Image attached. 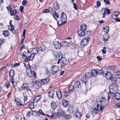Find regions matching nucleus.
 I'll return each mask as SVG.
<instances>
[{
	"instance_id": "obj_1",
	"label": "nucleus",
	"mask_w": 120,
	"mask_h": 120,
	"mask_svg": "<svg viewBox=\"0 0 120 120\" xmlns=\"http://www.w3.org/2000/svg\"><path fill=\"white\" fill-rule=\"evenodd\" d=\"M67 16L66 15L64 12H62L59 21L60 22H61L60 24H59V22L57 21V22L58 25L60 26L64 24L67 22Z\"/></svg>"
},
{
	"instance_id": "obj_2",
	"label": "nucleus",
	"mask_w": 120,
	"mask_h": 120,
	"mask_svg": "<svg viewBox=\"0 0 120 120\" xmlns=\"http://www.w3.org/2000/svg\"><path fill=\"white\" fill-rule=\"evenodd\" d=\"M32 69L33 68L30 67V68H28L27 69L26 71L27 75L29 77H31L33 75L35 77H36V73Z\"/></svg>"
},
{
	"instance_id": "obj_3",
	"label": "nucleus",
	"mask_w": 120,
	"mask_h": 120,
	"mask_svg": "<svg viewBox=\"0 0 120 120\" xmlns=\"http://www.w3.org/2000/svg\"><path fill=\"white\" fill-rule=\"evenodd\" d=\"M90 40L89 37L85 38L81 41V44L82 47H84L88 44L89 41Z\"/></svg>"
},
{
	"instance_id": "obj_4",
	"label": "nucleus",
	"mask_w": 120,
	"mask_h": 120,
	"mask_svg": "<svg viewBox=\"0 0 120 120\" xmlns=\"http://www.w3.org/2000/svg\"><path fill=\"white\" fill-rule=\"evenodd\" d=\"M97 103H98V104H100V105H101L103 107H104L105 105H107L105 98L103 97H102L100 99L99 101H97Z\"/></svg>"
},
{
	"instance_id": "obj_5",
	"label": "nucleus",
	"mask_w": 120,
	"mask_h": 120,
	"mask_svg": "<svg viewBox=\"0 0 120 120\" xmlns=\"http://www.w3.org/2000/svg\"><path fill=\"white\" fill-rule=\"evenodd\" d=\"M113 81H111L112 83L111 84L110 86L111 87L113 88L115 90V91H116L118 90V88L117 85L116 83V80L115 79L113 80Z\"/></svg>"
},
{
	"instance_id": "obj_6",
	"label": "nucleus",
	"mask_w": 120,
	"mask_h": 120,
	"mask_svg": "<svg viewBox=\"0 0 120 120\" xmlns=\"http://www.w3.org/2000/svg\"><path fill=\"white\" fill-rule=\"evenodd\" d=\"M103 9H104V11L103 13H101V15H102V18H105V15H109L110 14V11L109 9L106 8H103L101 10H103Z\"/></svg>"
},
{
	"instance_id": "obj_7",
	"label": "nucleus",
	"mask_w": 120,
	"mask_h": 120,
	"mask_svg": "<svg viewBox=\"0 0 120 120\" xmlns=\"http://www.w3.org/2000/svg\"><path fill=\"white\" fill-rule=\"evenodd\" d=\"M87 73H86L84 75H83L81 78V81L83 83H84L85 84L86 83V82H87L88 78H90L88 76Z\"/></svg>"
},
{
	"instance_id": "obj_8",
	"label": "nucleus",
	"mask_w": 120,
	"mask_h": 120,
	"mask_svg": "<svg viewBox=\"0 0 120 120\" xmlns=\"http://www.w3.org/2000/svg\"><path fill=\"white\" fill-rule=\"evenodd\" d=\"M105 77L108 80H111V81H113L115 79L113 78L112 76V74L109 71H107L105 74Z\"/></svg>"
},
{
	"instance_id": "obj_9",
	"label": "nucleus",
	"mask_w": 120,
	"mask_h": 120,
	"mask_svg": "<svg viewBox=\"0 0 120 120\" xmlns=\"http://www.w3.org/2000/svg\"><path fill=\"white\" fill-rule=\"evenodd\" d=\"M58 70L59 68L58 66L55 65L53 66L51 69L52 73L53 75L55 74Z\"/></svg>"
},
{
	"instance_id": "obj_10",
	"label": "nucleus",
	"mask_w": 120,
	"mask_h": 120,
	"mask_svg": "<svg viewBox=\"0 0 120 120\" xmlns=\"http://www.w3.org/2000/svg\"><path fill=\"white\" fill-rule=\"evenodd\" d=\"M97 71L95 69L92 70L91 73L87 72L88 73V76H89V77L91 78L92 76L94 77L97 74Z\"/></svg>"
},
{
	"instance_id": "obj_11",
	"label": "nucleus",
	"mask_w": 120,
	"mask_h": 120,
	"mask_svg": "<svg viewBox=\"0 0 120 120\" xmlns=\"http://www.w3.org/2000/svg\"><path fill=\"white\" fill-rule=\"evenodd\" d=\"M62 56V55L60 52H59L56 55V60H57L58 61L57 62V64H59V62H60L61 59L63 57Z\"/></svg>"
},
{
	"instance_id": "obj_12",
	"label": "nucleus",
	"mask_w": 120,
	"mask_h": 120,
	"mask_svg": "<svg viewBox=\"0 0 120 120\" xmlns=\"http://www.w3.org/2000/svg\"><path fill=\"white\" fill-rule=\"evenodd\" d=\"M53 7L54 9L55 10L59 9L60 7L59 4L57 2H56L53 4Z\"/></svg>"
},
{
	"instance_id": "obj_13",
	"label": "nucleus",
	"mask_w": 120,
	"mask_h": 120,
	"mask_svg": "<svg viewBox=\"0 0 120 120\" xmlns=\"http://www.w3.org/2000/svg\"><path fill=\"white\" fill-rule=\"evenodd\" d=\"M40 81L41 84L42 85L47 84L49 82L48 78L41 80Z\"/></svg>"
},
{
	"instance_id": "obj_14",
	"label": "nucleus",
	"mask_w": 120,
	"mask_h": 120,
	"mask_svg": "<svg viewBox=\"0 0 120 120\" xmlns=\"http://www.w3.org/2000/svg\"><path fill=\"white\" fill-rule=\"evenodd\" d=\"M77 33L78 35L80 37H83L85 36V33L83 30H78Z\"/></svg>"
},
{
	"instance_id": "obj_15",
	"label": "nucleus",
	"mask_w": 120,
	"mask_h": 120,
	"mask_svg": "<svg viewBox=\"0 0 120 120\" xmlns=\"http://www.w3.org/2000/svg\"><path fill=\"white\" fill-rule=\"evenodd\" d=\"M38 48L39 50L42 51H44L46 49L45 46L42 44L38 46Z\"/></svg>"
},
{
	"instance_id": "obj_16",
	"label": "nucleus",
	"mask_w": 120,
	"mask_h": 120,
	"mask_svg": "<svg viewBox=\"0 0 120 120\" xmlns=\"http://www.w3.org/2000/svg\"><path fill=\"white\" fill-rule=\"evenodd\" d=\"M53 45L55 48L56 49H59L61 48L60 43H59L58 41L55 42L54 43Z\"/></svg>"
},
{
	"instance_id": "obj_17",
	"label": "nucleus",
	"mask_w": 120,
	"mask_h": 120,
	"mask_svg": "<svg viewBox=\"0 0 120 120\" xmlns=\"http://www.w3.org/2000/svg\"><path fill=\"white\" fill-rule=\"evenodd\" d=\"M56 95L58 98L59 99L61 98L62 97V93L60 90H58L56 91Z\"/></svg>"
},
{
	"instance_id": "obj_18",
	"label": "nucleus",
	"mask_w": 120,
	"mask_h": 120,
	"mask_svg": "<svg viewBox=\"0 0 120 120\" xmlns=\"http://www.w3.org/2000/svg\"><path fill=\"white\" fill-rule=\"evenodd\" d=\"M68 90L69 92L70 93H72L75 90V87L73 85L70 86L68 88Z\"/></svg>"
},
{
	"instance_id": "obj_19",
	"label": "nucleus",
	"mask_w": 120,
	"mask_h": 120,
	"mask_svg": "<svg viewBox=\"0 0 120 120\" xmlns=\"http://www.w3.org/2000/svg\"><path fill=\"white\" fill-rule=\"evenodd\" d=\"M58 113L59 117H64V112L62 110L59 111Z\"/></svg>"
},
{
	"instance_id": "obj_20",
	"label": "nucleus",
	"mask_w": 120,
	"mask_h": 120,
	"mask_svg": "<svg viewBox=\"0 0 120 120\" xmlns=\"http://www.w3.org/2000/svg\"><path fill=\"white\" fill-rule=\"evenodd\" d=\"M15 73L14 71L13 70H11L9 72L10 76L11 77V79H13V77L15 75Z\"/></svg>"
},
{
	"instance_id": "obj_21",
	"label": "nucleus",
	"mask_w": 120,
	"mask_h": 120,
	"mask_svg": "<svg viewBox=\"0 0 120 120\" xmlns=\"http://www.w3.org/2000/svg\"><path fill=\"white\" fill-rule=\"evenodd\" d=\"M52 15L54 18L56 20H57L56 18H58L59 16L58 14L55 11H53Z\"/></svg>"
},
{
	"instance_id": "obj_22",
	"label": "nucleus",
	"mask_w": 120,
	"mask_h": 120,
	"mask_svg": "<svg viewBox=\"0 0 120 120\" xmlns=\"http://www.w3.org/2000/svg\"><path fill=\"white\" fill-rule=\"evenodd\" d=\"M108 35L107 34H104L102 36L103 39L104 41H107L109 39Z\"/></svg>"
},
{
	"instance_id": "obj_23",
	"label": "nucleus",
	"mask_w": 120,
	"mask_h": 120,
	"mask_svg": "<svg viewBox=\"0 0 120 120\" xmlns=\"http://www.w3.org/2000/svg\"><path fill=\"white\" fill-rule=\"evenodd\" d=\"M62 105L64 107H67L69 105V103L68 101L64 100L62 101Z\"/></svg>"
},
{
	"instance_id": "obj_24",
	"label": "nucleus",
	"mask_w": 120,
	"mask_h": 120,
	"mask_svg": "<svg viewBox=\"0 0 120 120\" xmlns=\"http://www.w3.org/2000/svg\"><path fill=\"white\" fill-rule=\"evenodd\" d=\"M50 116L53 119H55L56 118L59 117L58 113H52V114Z\"/></svg>"
},
{
	"instance_id": "obj_25",
	"label": "nucleus",
	"mask_w": 120,
	"mask_h": 120,
	"mask_svg": "<svg viewBox=\"0 0 120 120\" xmlns=\"http://www.w3.org/2000/svg\"><path fill=\"white\" fill-rule=\"evenodd\" d=\"M60 44L61 47H66L68 45V43L66 42H61L60 43Z\"/></svg>"
},
{
	"instance_id": "obj_26",
	"label": "nucleus",
	"mask_w": 120,
	"mask_h": 120,
	"mask_svg": "<svg viewBox=\"0 0 120 120\" xmlns=\"http://www.w3.org/2000/svg\"><path fill=\"white\" fill-rule=\"evenodd\" d=\"M86 27L87 26L86 24H82L80 26V30L84 31L86 30Z\"/></svg>"
},
{
	"instance_id": "obj_27",
	"label": "nucleus",
	"mask_w": 120,
	"mask_h": 120,
	"mask_svg": "<svg viewBox=\"0 0 120 120\" xmlns=\"http://www.w3.org/2000/svg\"><path fill=\"white\" fill-rule=\"evenodd\" d=\"M91 112L92 115H95L97 114V110L95 108H91Z\"/></svg>"
},
{
	"instance_id": "obj_28",
	"label": "nucleus",
	"mask_w": 120,
	"mask_h": 120,
	"mask_svg": "<svg viewBox=\"0 0 120 120\" xmlns=\"http://www.w3.org/2000/svg\"><path fill=\"white\" fill-rule=\"evenodd\" d=\"M32 52H33V53L36 55V54H38V50L37 48H34L32 50Z\"/></svg>"
},
{
	"instance_id": "obj_29",
	"label": "nucleus",
	"mask_w": 120,
	"mask_h": 120,
	"mask_svg": "<svg viewBox=\"0 0 120 120\" xmlns=\"http://www.w3.org/2000/svg\"><path fill=\"white\" fill-rule=\"evenodd\" d=\"M75 85L76 88H79L81 86V83L79 81H77L75 82Z\"/></svg>"
},
{
	"instance_id": "obj_30",
	"label": "nucleus",
	"mask_w": 120,
	"mask_h": 120,
	"mask_svg": "<svg viewBox=\"0 0 120 120\" xmlns=\"http://www.w3.org/2000/svg\"><path fill=\"white\" fill-rule=\"evenodd\" d=\"M6 8L8 11H10L11 15V16H13V15L12 14V8L11 6L10 5H9L8 7H7Z\"/></svg>"
},
{
	"instance_id": "obj_31",
	"label": "nucleus",
	"mask_w": 120,
	"mask_h": 120,
	"mask_svg": "<svg viewBox=\"0 0 120 120\" xmlns=\"http://www.w3.org/2000/svg\"><path fill=\"white\" fill-rule=\"evenodd\" d=\"M41 95H39L37 96L36 97L34 98V102H38L39 101L41 98Z\"/></svg>"
},
{
	"instance_id": "obj_32",
	"label": "nucleus",
	"mask_w": 120,
	"mask_h": 120,
	"mask_svg": "<svg viewBox=\"0 0 120 120\" xmlns=\"http://www.w3.org/2000/svg\"><path fill=\"white\" fill-rule=\"evenodd\" d=\"M114 97L117 100L120 99V94L118 93H115L114 95Z\"/></svg>"
},
{
	"instance_id": "obj_33",
	"label": "nucleus",
	"mask_w": 120,
	"mask_h": 120,
	"mask_svg": "<svg viewBox=\"0 0 120 120\" xmlns=\"http://www.w3.org/2000/svg\"><path fill=\"white\" fill-rule=\"evenodd\" d=\"M54 94V92L53 90H51L49 92V95L50 97L53 98V97Z\"/></svg>"
},
{
	"instance_id": "obj_34",
	"label": "nucleus",
	"mask_w": 120,
	"mask_h": 120,
	"mask_svg": "<svg viewBox=\"0 0 120 120\" xmlns=\"http://www.w3.org/2000/svg\"><path fill=\"white\" fill-rule=\"evenodd\" d=\"M97 107L98 110H100L101 111L103 109L104 107H101V105H100V104H98V103H97Z\"/></svg>"
},
{
	"instance_id": "obj_35",
	"label": "nucleus",
	"mask_w": 120,
	"mask_h": 120,
	"mask_svg": "<svg viewBox=\"0 0 120 120\" xmlns=\"http://www.w3.org/2000/svg\"><path fill=\"white\" fill-rule=\"evenodd\" d=\"M115 77L118 79L120 78V71H118L116 73L115 76Z\"/></svg>"
},
{
	"instance_id": "obj_36",
	"label": "nucleus",
	"mask_w": 120,
	"mask_h": 120,
	"mask_svg": "<svg viewBox=\"0 0 120 120\" xmlns=\"http://www.w3.org/2000/svg\"><path fill=\"white\" fill-rule=\"evenodd\" d=\"M3 34L4 36L5 37H7L8 36L9 34L8 31L7 30L4 31Z\"/></svg>"
},
{
	"instance_id": "obj_37",
	"label": "nucleus",
	"mask_w": 120,
	"mask_h": 120,
	"mask_svg": "<svg viewBox=\"0 0 120 120\" xmlns=\"http://www.w3.org/2000/svg\"><path fill=\"white\" fill-rule=\"evenodd\" d=\"M103 29L104 30V31L106 33H107L109 30V27L108 26H105L103 28Z\"/></svg>"
},
{
	"instance_id": "obj_38",
	"label": "nucleus",
	"mask_w": 120,
	"mask_h": 120,
	"mask_svg": "<svg viewBox=\"0 0 120 120\" xmlns=\"http://www.w3.org/2000/svg\"><path fill=\"white\" fill-rule=\"evenodd\" d=\"M75 116L78 118L82 116L80 113L78 111H77L75 113Z\"/></svg>"
},
{
	"instance_id": "obj_39",
	"label": "nucleus",
	"mask_w": 120,
	"mask_h": 120,
	"mask_svg": "<svg viewBox=\"0 0 120 120\" xmlns=\"http://www.w3.org/2000/svg\"><path fill=\"white\" fill-rule=\"evenodd\" d=\"M68 110L70 112L73 113L75 110V109L72 106H70L68 109Z\"/></svg>"
},
{
	"instance_id": "obj_40",
	"label": "nucleus",
	"mask_w": 120,
	"mask_h": 120,
	"mask_svg": "<svg viewBox=\"0 0 120 120\" xmlns=\"http://www.w3.org/2000/svg\"><path fill=\"white\" fill-rule=\"evenodd\" d=\"M35 55L33 53L31 54L29 56V60L32 61Z\"/></svg>"
},
{
	"instance_id": "obj_41",
	"label": "nucleus",
	"mask_w": 120,
	"mask_h": 120,
	"mask_svg": "<svg viewBox=\"0 0 120 120\" xmlns=\"http://www.w3.org/2000/svg\"><path fill=\"white\" fill-rule=\"evenodd\" d=\"M34 104L33 102H30L29 104V106L31 109L34 108Z\"/></svg>"
},
{
	"instance_id": "obj_42",
	"label": "nucleus",
	"mask_w": 120,
	"mask_h": 120,
	"mask_svg": "<svg viewBox=\"0 0 120 120\" xmlns=\"http://www.w3.org/2000/svg\"><path fill=\"white\" fill-rule=\"evenodd\" d=\"M14 26L12 25H10V26H9L8 29L9 30L11 31L12 32H13L12 31L14 30Z\"/></svg>"
},
{
	"instance_id": "obj_43",
	"label": "nucleus",
	"mask_w": 120,
	"mask_h": 120,
	"mask_svg": "<svg viewBox=\"0 0 120 120\" xmlns=\"http://www.w3.org/2000/svg\"><path fill=\"white\" fill-rule=\"evenodd\" d=\"M97 74L99 75H101L104 74V72L102 70H98L97 71Z\"/></svg>"
},
{
	"instance_id": "obj_44",
	"label": "nucleus",
	"mask_w": 120,
	"mask_h": 120,
	"mask_svg": "<svg viewBox=\"0 0 120 120\" xmlns=\"http://www.w3.org/2000/svg\"><path fill=\"white\" fill-rule=\"evenodd\" d=\"M64 117H65L66 119H68L71 117V116L70 114L65 115H64Z\"/></svg>"
},
{
	"instance_id": "obj_45",
	"label": "nucleus",
	"mask_w": 120,
	"mask_h": 120,
	"mask_svg": "<svg viewBox=\"0 0 120 120\" xmlns=\"http://www.w3.org/2000/svg\"><path fill=\"white\" fill-rule=\"evenodd\" d=\"M61 60L62 61L61 63L64 64H65L67 62V60L64 57H63Z\"/></svg>"
},
{
	"instance_id": "obj_46",
	"label": "nucleus",
	"mask_w": 120,
	"mask_h": 120,
	"mask_svg": "<svg viewBox=\"0 0 120 120\" xmlns=\"http://www.w3.org/2000/svg\"><path fill=\"white\" fill-rule=\"evenodd\" d=\"M51 108L53 109H55L56 107V103L55 102H52L51 105Z\"/></svg>"
},
{
	"instance_id": "obj_47",
	"label": "nucleus",
	"mask_w": 120,
	"mask_h": 120,
	"mask_svg": "<svg viewBox=\"0 0 120 120\" xmlns=\"http://www.w3.org/2000/svg\"><path fill=\"white\" fill-rule=\"evenodd\" d=\"M28 86V84L25 83H23L22 86V88L23 89H26Z\"/></svg>"
},
{
	"instance_id": "obj_48",
	"label": "nucleus",
	"mask_w": 120,
	"mask_h": 120,
	"mask_svg": "<svg viewBox=\"0 0 120 120\" xmlns=\"http://www.w3.org/2000/svg\"><path fill=\"white\" fill-rule=\"evenodd\" d=\"M115 90L112 87H111L110 86L109 87V92L111 93H112L113 94L115 92Z\"/></svg>"
},
{
	"instance_id": "obj_49",
	"label": "nucleus",
	"mask_w": 120,
	"mask_h": 120,
	"mask_svg": "<svg viewBox=\"0 0 120 120\" xmlns=\"http://www.w3.org/2000/svg\"><path fill=\"white\" fill-rule=\"evenodd\" d=\"M11 80L13 86H15L16 85L17 83L14 81V79H11Z\"/></svg>"
},
{
	"instance_id": "obj_50",
	"label": "nucleus",
	"mask_w": 120,
	"mask_h": 120,
	"mask_svg": "<svg viewBox=\"0 0 120 120\" xmlns=\"http://www.w3.org/2000/svg\"><path fill=\"white\" fill-rule=\"evenodd\" d=\"M69 92L66 91H65L64 92V96L65 97H67L69 95Z\"/></svg>"
},
{
	"instance_id": "obj_51",
	"label": "nucleus",
	"mask_w": 120,
	"mask_h": 120,
	"mask_svg": "<svg viewBox=\"0 0 120 120\" xmlns=\"http://www.w3.org/2000/svg\"><path fill=\"white\" fill-rule=\"evenodd\" d=\"M116 67V66H109L108 68L109 70H111L114 69V68H115Z\"/></svg>"
},
{
	"instance_id": "obj_52",
	"label": "nucleus",
	"mask_w": 120,
	"mask_h": 120,
	"mask_svg": "<svg viewBox=\"0 0 120 120\" xmlns=\"http://www.w3.org/2000/svg\"><path fill=\"white\" fill-rule=\"evenodd\" d=\"M14 18L16 20H18L19 19V17L16 15H14Z\"/></svg>"
},
{
	"instance_id": "obj_53",
	"label": "nucleus",
	"mask_w": 120,
	"mask_h": 120,
	"mask_svg": "<svg viewBox=\"0 0 120 120\" xmlns=\"http://www.w3.org/2000/svg\"><path fill=\"white\" fill-rule=\"evenodd\" d=\"M5 41L4 39L2 40L0 39V49L1 48V45H2Z\"/></svg>"
},
{
	"instance_id": "obj_54",
	"label": "nucleus",
	"mask_w": 120,
	"mask_h": 120,
	"mask_svg": "<svg viewBox=\"0 0 120 120\" xmlns=\"http://www.w3.org/2000/svg\"><path fill=\"white\" fill-rule=\"evenodd\" d=\"M86 34L88 36H90L91 34V32L89 30H87L86 32Z\"/></svg>"
},
{
	"instance_id": "obj_55",
	"label": "nucleus",
	"mask_w": 120,
	"mask_h": 120,
	"mask_svg": "<svg viewBox=\"0 0 120 120\" xmlns=\"http://www.w3.org/2000/svg\"><path fill=\"white\" fill-rule=\"evenodd\" d=\"M106 48L105 47H104L103 48V49L102 50V53L103 54H105L106 53Z\"/></svg>"
},
{
	"instance_id": "obj_56",
	"label": "nucleus",
	"mask_w": 120,
	"mask_h": 120,
	"mask_svg": "<svg viewBox=\"0 0 120 120\" xmlns=\"http://www.w3.org/2000/svg\"><path fill=\"white\" fill-rule=\"evenodd\" d=\"M27 3V1L25 0H24L22 2V4L23 5H26Z\"/></svg>"
},
{
	"instance_id": "obj_57",
	"label": "nucleus",
	"mask_w": 120,
	"mask_h": 120,
	"mask_svg": "<svg viewBox=\"0 0 120 120\" xmlns=\"http://www.w3.org/2000/svg\"><path fill=\"white\" fill-rule=\"evenodd\" d=\"M24 9V7L22 5L20 6V11L21 13L22 12L23 10Z\"/></svg>"
},
{
	"instance_id": "obj_58",
	"label": "nucleus",
	"mask_w": 120,
	"mask_h": 120,
	"mask_svg": "<svg viewBox=\"0 0 120 120\" xmlns=\"http://www.w3.org/2000/svg\"><path fill=\"white\" fill-rule=\"evenodd\" d=\"M97 6V7H98L101 5V4L99 1H97L96 3Z\"/></svg>"
},
{
	"instance_id": "obj_59",
	"label": "nucleus",
	"mask_w": 120,
	"mask_h": 120,
	"mask_svg": "<svg viewBox=\"0 0 120 120\" xmlns=\"http://www.w3.org/2000/svg\"><path fill=\"white\" fill-rule=\"evenodd\" d=\"M31 115V112L30 111L28 112L26 114V116L27 117H29Z\"/></svg>"
},
{
	"instance_id": "obj_60",
	"label": "nucleus",
	"mask_w": 120,
	"mask_h": 120,
	"mask_svg": "<svg viewBox=\"0 0 120 120\" xmlns=\"http://www.w3.org/2000/svg\"><path fill=\"white\" fill-rule=\"evenodd\" d=\"M49 11L47 9H46L44 10L43 11V13H48L49 12Z\"/></svg>"
},
{
	"instance_id": "obj_61",
	"label": "nucleus",
	"mask_w": 120,
	"mask_h": 120,
	"mask_svg": "<svg viewBox=\"0 0 120 120\" xmlns=\"http://www.w3.org/2000/svg\"><path fill=\"white\" fill-rule=\"evenodd\" d=\"M105 3L106 5H110V2L108 0H107Z\"/></svg>"
},
{
	"instance_id": "obj_62",
	"label": "nucleus",
	"mask_w": 120,
	"mask_h": 120,
	"mask_svg": "<svg viewBox=\"0 0 120 120\" xmlns=\"http://www.w3.org/2000/svg\"><path fill=\"white\" fill-rule=\"evenodd\" d=\"M10 83L9 81H7L6 83V85L7 86V88H9L10 86Z\"/></svg>"
},
{
	"instance_id": "obj_63",
	"label": "nucleus",
	"mask_w": 120,
	"mask_h": 120,
	"mask_svg": "<svg viewBox=\"0 0 120 120\" xmlns=\"http://www.w3.org/2000/svg\"><path fill=\"white\" fill-rule=\"evenodd\" d=\"M73 4L74 8V9L75 10H77V6L76 4L75 3V2H73Z\"/></svg>"
},
{
	"instance_id": "obj_64",
	"label": "nucleus",
	"mask_w": 120,
	"mask_h": 120,
	"mask_svg": "<svg viewBox=\"0 0 120 120\" xmlns=\"http://www.w3.org/2000/svg\"><path fill=\"white\" fill-rule=\"evenodd\" d=\"M20 65V64L19 63H16L13 64L12 67H15L16 66H19Z\"/></svg>"
}]
</instances>
